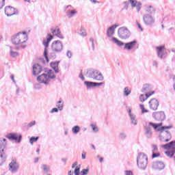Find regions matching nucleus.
Instances as JSON below:
<instances>
[{
	"label": "nucleus",
	"mask_w": 175,
	"mask_h": 175,
	"mask_svg": "<svg viewBox=\"0 0 175 175\" xmlns=\"http://www.w3.org/2000/svg\"><path fill=\"white\" fill-rule=\"evenodd\" d=\"M6 137L7 139H9V140H14L15 142H17V143H20L21 139H23V136L17 133H10L6 135Z\"/></svg>",
	"instance_id": "nucleus-16"
},
{
	"label": "nucleus",
	"mask_w": 175,
	"mask_h": 175,
	"mask_svg": "<svg viewBox=\"0 0 175 175\" xmlns=\"http://www.w3.org/2000/svg\"><path fill=\"white\" fill-rule=\"evenodd\" d=\"M160 156H161V153L157 152L152 153V158L154 159V158H158V157H160Z\"/></svg>",
	"instance_id": "nucleus-44"
},
{
	"label": "nucleus",
	"mask_w": 175,
	"mask_h": 175,
	"mask_svg": "<svg viewBox=\"0 0 175 175\" xmlns=\"http://www.w3.org/2000/svg\"><path fill=\"white\" fill-rule=\"evenodd\" d=\"M46 72L47 74H42L37 77V81L38 83H42L47 85L50 82V79H55V75H54V72L51 70H49Z\"/></svg>",
	"instance_id": "nucleus-2"
},
{
	"label": "nucleus",
	"mask_w": 175,
	"mask_h": 175,
	"mask_svg": "<svg viewBox=\"0 0 175 175\" xmlns=\"http://www.w3.org/2000/svg\"><path fill=\"white\" fill-rule=\"evenodd\" d=\"M143 21H144V24H146V25H152V24H154V23H155V19H154L152 16H151L150 14L144 15Z\"/></svg>",
	"instance_id": "nucleus-17"
},
{
	"label": "nucleus",
	"mask_w": 175,
	"mask_h": 175,
	"mask_svg": "<svg viewBox=\"0 0 175 175\" xmlns=\"http://www.w3.org/2000/svg\"><path fill=\"white\" fill-rule=\"evenodd\" d=\"M131 92H132V90L129 88L128 87L124 88V96H129V95H131Z\"/></svg>",
	"instance_id": "nucleus-31"
},
{
	"label": "nucleus",
	"mask_w": 175,
	"mask_h": 175,
	"mask_svg": "<svg viewBox=\"0 0 175 175\" xmlns=\"http://www.w3.org/2000/svg\"><path fill=\"white\" fill-rule=\"evenodd\" d=\"M154 94H155V92H151L150 94H141L139 96V100L140 102H145V100H147V99H148V98H150V96H151V95H154Z\"/></svg>",
	"instance_id": "nucleus-25"
},
{
	"label": "nucleus",
	"mask_w": 175,
	"mask_h": 175,
	"mask_svg": "<svg viewBox=\"0 0 175 175\" xmlns=\"http://www.w3.org/2000/svg\"><path fill=\"white\" fill-rule=\"evenodd\" d=\"M90 42H92V46L89 49L90 51H95V44H94V38H90Z\"/></svg>",
	"instance_id": "nucleus-36"
},
{
	"label": "nucleus",
	"mask_w": 175,
	"mask_h": 175,
	"mask_svg": "<svg viewBox=\"0 0 175 175\" xmlns=\"http://www.w3.org/2000/svg\"><path fill=\"white\" fill-rule=\"evenodd\" d=\"M113 43H115V44L118 45L119 47H122V46H124V49L128 50V51H130V50H132L136 46V43H137V41L133 40L130 42L124 43L122 41H120V40L117 39L116 37H113L111 39Z\"/></svg>",
	"instance_id": "nucleus-3"
},
{
	"label": "nucleus",
	"mask_w": 175,
	"mask_h": 175,
	"mask_svg": "<svg viewBox=\"0 0 175 175\" xmlns=\"http://www.w3.org/2000/svg\"><path fill=\"white\" fill-rule=\"evenodd\" d=\"M172 126H163L161 127H159L158 131L159 132H160L161 142H167L170 141V138L163 139L162 137H163V135H167V136H170V133L169 132V131L166 129H172Z\"/></svg>",
	"instance_id": "nucleus-8"
},
{
	"label": "nucleus",
	"mask_w": 175,
	"mask_h": 175,
	"mask_svg": "<svg viewBox=\"0 0 175 175\" xmlns=\"http://www.w3.org/2000/svg\"><path fill=\"white\" fill-rule=\"evenodd\" d=\"M57 107H58L59 110H62L64 109V104L62 100H59L57 105Z\"/></svg>",
	"instance_id": "nucleus-38"
},
{
	"label": "nucleus",
	"mask_w": 175,
	"mask_h": 175,
	"mask_svg": "<svg viewBox=\"0 0 175 175\" xmlns=\"http://www.w3.org/2000/svg\"><path fill=\"white\" fill-rule=\"evenodd\" d=\"M173 142H170L166 144L162 145V148H164V150H170V146H172Z\"/></svg>",
	"instance_id": "nucleus-34"
},
{
	"label": "nucleus",
	"mask_w": 175,
	"mask_h": 175,
	"mask_svg": "<svg viewBox=\"0 0 175 175\" xmlns=\"http://www.w3.org/2000/svg\"><path fill=\"white\" fill-rule=\"evenodd\" d=\"M152 168L155 170H162L165 169V163L162 161H155L152 163Z\"/></svg>",
	"instance_id": "nucleus-20"
},
{
	"label": "nucleus",
	"mask_w": 175,
	"mask_h": 175,
	"mask_svg": "<svg viewBox=\"0 0 175 175\" xmlns=\"http://www.w3.org/2000/svg\"><path fill=\"white\" fill-rule=\"evenodd\" d=\"M43 70V68L38 64H36L33 66V76H36V75H39L42 73Z\"/></svg>",
	"instance_id": "nucleus-21"
},
{
	"label": "nucleus",
	"mask_w": 175,
	"mask_h": 175,
	"mask_svg": "<svg viewBox=\"0 0 175 175\" xmlns=\"http://www.w3.org/2000/svg\"><path fill=\"white\" fill-rule=\"evenodd\" d=\"M146 11L150 14H152V13H155V8L152 5H149L146 8Z\"/></svg>",
	"instance_id": "nucleus-30"
},
{
	"label": "nucleus",
	"mask_w": 175,
	"mask_h": 175,
	"mask_svg": "<svg viewBox=\"0 0 175 175\" xmlns=\"http://www.w3.org/2000/svg\"><path fill=\"white\" fill-rule=\"evenodd\" d=\"M37 162H39V159L38 158L35 159V163H36Z\"/></svg>",
	"instance_id": "nucleus-63"
},
{
	"label": "nucleus",
	"mask_w": 175,
	"mask_h": 175,
	"mask_svg": "<svg viewBox=\"0 0 175 175\" xmlns=\"http://www.w3.org/2000/svg\"><path fill=\"white\" fill-rule=\"evenodd\" d=\"M41 168L42 169L43 172L44 173H49V172L50 171V166L44 164L41 166Z\"/></svg>",
	"instance_id": "nucleus-32"
},
{
	"label": "nucleus",
	"mask_w": 175,
	"mask_h": 175,
	"mask_svg": "<svg viewBox=\"0 0 175 175\" xmlns=\"http://www.w3.org/2000/svg\"><path fill=\"white\" fill-rule=\"evenodd\" d=\"M35 124H36V121L30 122L28 124L27 126H28V128H31V126H33V125H35Z\"/></svg>",
	"instance_id": "nucleus-51"
},
{
	"label": "nucleus",
	"mask_w": 175,
	"mask_h": 175,
	"mask_svg": "<svg viewBox=\"0 0 175 175\" xmlns=\"http://www.w3.org/2000/svg\"><path fill=\"white\" fill-rule=\"evenodd\" d=\"M103 84H105V83L103 82H101V83L94 82V87H100V85H103Z\"/></svg>",
	"instance_id": "nucleus-50"
},
{
	"label": "nucleus",
	"mask_w": 175,
	"mask_h": 175,
	"mask_svg": "<svg viewBox=\"0 0 175 175\" xmlns=\"http://www.w3.org/2000/svg\"><path fill=\"white\" fill-rule=\"evenodd\" d=\"M152 117L156 121H163L166 118V115L163 111H157L152 113Z\"/></svg>",
	"instance_id": "nucleus-15"
},
{
	"label": "nucleus",
	"mask_w": 175,
	"mask_h": 175,
	"mask_svg": "<svg viewBox=\"0 0 175 175\" xmlns=\"http://www.w3.org/2000/svg\"><path fill=\"white\" fill-rule=\"evenodd\" d=\"M68 175H73V174H72V171H69V172H68Z\"/></svg>",
	"instance_id": "nucleus-64"
},
{
	"label": "nucleus",
	"mask_w": 175,
	"mask_h": 175,
	"mask_svg": "<svg viewBox=\"0 0 175 175\" xmlns=\"http://www.w3.org/2000/svg\"><path fill=\"white\" fill-rule=\"evenodd\" d=\"M28 40V36L27 32H19L16 36H14L12 38L13 44H21L25 43Z\"/></svg>",
	"instance_id": "nucleus-4"
},
{
	"label": "nucleus",
	"mask_w": 175,
	"mask_h": 175,
	"mask_svg": "<svg viewBox=\"0 0 175 175\" xmlns=\"http://www.w3.org/2000/svg\"><path fill=\"white\" fill-rule=\"evenodd\" d=\"M51 113H58V108L52 109Z\"/></svg>",
	"instance_id": "nucleus-55"
},
{
	"label": "nucleus",
	"mask_w": 175,
	"mask_h": 175,
	"mask_svg": "<svg viewBox=\"0 0 175 175\" xmlns=\"http://www.w3.org/2000/svg\"><path fill=\"white\" fill-rule=\"evenodd\" d=\"M84 84L86 85L88 90L94 88V87H95V82L85 81Z\"/></svg>",
	"instance_id": "nucleus-29"
},
{
	"label": "nucleus",
	"mask_w": 175,
	"mask_h": 175,
	"mask_svg": "<svg viewBox=\"0 0 175 175\" xmlns=\"http://www.w3.org/2000/svg\"><path fill=\"white\" fill-rule=\"evenodd\" d=\"M118 36L123 40L131 37V31L126 27H122L118 29Z\"/></svg>",
	"instance_id": "nucleus-9"
},
{
	"label": "nucleus",
	"mask_w": 175,
	"mask_h": 175,
	"mask_svg": "<svg viewBox=\"0 0 175 175\" xmlns=\"http://www.w3.org/2000/svg\"><path fill=\"white\" fill-rule=\"evenodd\" d=\"M126 175H133V174L131 171H126Z\"/></svg>",
	"instance_id": "nucleus-56"
},
{
	"label": "nucleus",
	"mask_w": 175,
	"mask_h": 175,
	"mask_svg": "<svg viewBox=\"0 0 175 175\" xmlns=\"http://www.w3.org/2000/svg\"><path fill=\"white\" fill-rule=\"evenodd\" d=\"M153 66H155V68H158V62H157V60L153 61Z\"/></svg>",
	"instance_id": "nucleus-54"
},
{
	"label": "nucleus",
	"mask_w": 175,
	"mask_h": 175,
	"mask_svg": "<svg viewBox=\"0 0 175 175\" xmlns=\"http://www.w3.org/2000/svg\"><path fill=\"white\" fill-rule=\"evenodd\" d=\"M76 166H77V162H75V163H74L72 164V169H75V167H76Z\"/></svg>",
	"instance_id": "nucleus-58"
},
{
	"label": "nucleus",
	"mask_w": 175,
	"mask_h": 175,
	"mask_svg": "<svg viewBox=\"0 0 175 175\" xmlns=\"http://www.w3.org/2000/svg\"><path fill=\"white\" fill-rule=\"evenodd\" d=\"M156 51L157 53V57L160 59H165L167 57V52L166 51V48L165 45H161L156 47Z\"/></svg>",
	"instance_id": "nucleus-11"
},
{
	"label": "nucleus",
	"mask_w": 175,
	"mask_h": 175,
	"mask_svg": "<svg viewBox=\"0 0 175 175\" xmlns=\"http://www.w3.org/2000/svg\"><path fill=\"white\" fill-rule=\"evenodd\" d=\"M82 159H85V152L82 153Z\"/></svg>",
	"instance_id": "nucleus-61"
},
{
	"label": "nucleus",
	"mask_w": 175,
	"mask_h": 175,
	"mask_svg": "<svg viewBox=\"0 0 175 175\" xmlns=\"http://www.w3.org/2000/svg\"><path fill=\"white\" fill-rule=\"evenodd\" d=\"M72 133H75V135H77V133H79V132H80V126H75L72 129Z\"/></svg>",
	"instance_id": "nucleus-33"
},
{
	"label": "nucleus",
	"mask_w": 175,
	"mask_h": 175,
	"mask_svg": "<svg viewBox=\"0 0 175 175\" xmlns=\"http://www.w3.org/2000/svg\"><path fill=\"white\" fill-rule=\"evenodd\" d=\"M40 84H42V83L34 84L35 90H40V88H42V85Z\"/></svg>",
	"instance_id": "nucleus-43"
},
{
	"label": "nucleus",
	"mask_w": 175,
	"mask_h": 175,
	"mask_svg": "<svg viewBox=\"0 0 175 175\" xmlns=\"http://www.w3.org/2000/svg\"><path fill=\"white\" fill-rule=\"evenodd\" d=\"M4 12L8 17H12V16L18 14V11L17 10V9L10 5L6 6L5 8Z\"/></svg>",
	"instance_id": "nucleus-14"
},
{
	"label": "nucleus",
	"mask_w": 175,
	"mask_h": 175,
	"mask_svg": "<svg viewBox=\"0 0 175 175\" xmlns=\"http://www.w3.org/2000/svg\"><path fill=\"white\" fill-rule=\"evenodd\" d=\"M132 8H136L137 13L142 10V3L136 0H129Z\"/></svg>",
	"instance_id": "nucleus-19"
},
{
	"label": "nucleus",
	"mask_w": 175,
	"mask_h": 175,
	"mask_svg": "<svg viewBox=\"0 0 175 175\" xmlns=\"http://www.w3.org/2000/svg\"><path fill=\"white\" fill-rule=\"evenodd\" d=\"M66 55L68 58L69 59L72 58V52H70V51H68L66 53Z\"/></svg>",
	"instance_id": "nucleus-53"
},
{
	"label": "nucleus",
	"mask_w": 175,
	"mask_h": 175,
	"mask_svg": "<svg viewBox=\"0 0 175 175\" xmlns=\"http://www.w3.org/2000/svg\"><path fill=\"white\" fill-rule=\"evenodd\" d=\"M120 137L121 139H126V134H125V133H120Z\"/></svg>",
	"instance_id": "nucleus-48"
},
{
	"label": "nucleus",
	"mask_w": 175,
	"mask_h": 175,
	"mask_svg": "<svg viewBox=\"0 0 175 175\" xmlns=\"http://www.w3.org/2000/svg\"><path fill=\"white\" fill-rule=\"evenodd\" d=\"M118 25H113L111 27H109L107 30V36L108 38L113 37V35H114V32H116V28H118Z\"/></svg>",
	"instance_id": "nucleus-22"
},
{
	"label": "nucleus",
	"mask_w": 175,
	"mask_h": 175,
	"mask_svg": "<svg viewBox=\"0 0 175 175\" xmlns=\"http://www.w3.org/2000/svg\"><path fill=\"white\" fill-rule=\"evenodd\" d=\"M49 38H46V40H43V44L44 46V57L45 59L46 60V62H49V51L47 50V47H49V44L50 42H51V40L53 39V36L51 34H48Z\"/></svg>",
	"instance_id": "nucleus-12"
},
{
	"label": "nucleus",
	"mask_w": 175,
	"mask_h": 175,
	"mask_svg": "<svg viewBox=\"0 0 175 175\" xmlns=\"http://www.w3.org/2000/svg\"><path fill=\"white\" fill-rule=\"evenodd\" d=\"M79 35L80 36H87V31L84 29V27H81Z\"/></svg>",
	"instance_id": "nucleus-35"
},
{
	"label": "nucleus",
	"mask_w": 175,
	"mask_h": 175,
	"mask_svg": "<svg viewBox=\"0 0 175 175\" xmlns=\"http://www.w3.org/2000/svg\"><path fill=\"white\" fill-rule=\"evenodd\" d=\"M51 31L53 33V35H55V36H57L59 39H64V36L61 33L59 27H56L55 29L53 28L51 29Z\"/></svg>",
	"instance_id": "nucleus-23"
},
{
	"label": "nucleus",
	"mask_w": 175,
	"mask_h": 175,
	"mask_svg": "<svg viewBox=\"0 0 175 175\" xmlns=\"http://www.w3.org/2000/svg\"><path fill=\"white\" fill-rule=\"evenodd\" d=\"M124 3V5L128 6V5H129V1H125Z\"/></svg>",
	"instance_id": "nucleus-62"
},
{
	"label": "nucleus",
	"mask_w": 175,
	"mask_h": 175,
	"mask_svg": "<svg viewBox=\"0 0 175 175\" xmlns=\"http://www.w3.org/2000/svg\"><path fill=\"white\" fill-rule=\"evenodd\" d=\"M75 174H80V167H76L75 170Z\"/></svg>",
	"instance_id": "nucleus-49"
},
{
	"label": "nucleus",
	"mask_w": 175,
	"mask_h": 175,
	"mask_svg": "<svg viewBox=\"0 0 175 175\" xmlns=\"http://www.w3.org/2000/svg\"><path fill=\"white\" fill-rule=\"evenodd\" d=\"M38 140H39V137H31L29 139V142L31 144H33V143H35V142H38Z\"/></svg>",
	"instance_id": "nucleus-39"
},
{
	"label": "nucleus",
	"mask_w": 175,
	"mask_h": 175,
	"mask_svg": "<svg viewBox=\"0 0 175 175\" xmlns=\"http://www.w3.org/2000/svg\"><path fill=\"white\" fill-rule=\"evenodd\" d=\"M49 58H51V59H55V58H57V56L55 55V53L53 52L49 54Z\"/></svg>",
	"instance_id": "nucleus-47"
},
{
	"label": "nucleus",
	"mask_w": 175,
	"mask_h": 175,
	"mask_svg": "<svg viewBox=\"0 0 175 175\" xmlns=\"http://www.w3.org/2000/svg\"><path fill=\"white\" fill-rule=\"evenodd\" d=\"M85 76L88 79H92V80H96V81H103L105 80L102 72L93 68L88 69L85 73Z\"/></svg>",
	"instance_id": "nucleus-1"
},
{
	"label": "nucleus",
	"mask_w": 175,
	"mask_h": 175,
	"mask_svg": "<svg viewBox=\"0 0 175 175\" xmlns=\"http://www.w3.org/2000/svg\"><path fill=\"white\" fill-rule=\"evenodd\" d=\"M58 65H59V62L51 63V66L55 70V73H59V70L58 69Z\"/></svg>",
	"instance_id": "nucleus-28"
},
{
	"label": "nucleus",
	"mask_w": 175,
	"mask_h": 175,
	"mask_svg": "<svg viewBox=\"0 0 175 175\" xmlns=\"http://www.w3.org/2000/svg\"><path fill=\"white\" fill-rule=\"evenodd\" d=\"M170 143H172L170 146V149L172 150V151H175V141H172Z\"/></svg>",
	"instance_id": "nucleus-42"
},
{
	"label": "nucleus",
	"mask_w": 175,
	"mask_h": 175,
	"mask_svg": "<svg viewBox=\"0 0 175 175\" xmlns=\"http://www.w3.org/2000/svg\"><path fill=\"white\" fill-rule=\"evenodd\" d=\"M174 153H175L174 150L166 151L165 152V154H166L167 157H170V158L173 157L174 155Z\"/></svg>",
	"instance_id": "nucleus-37"
},
{
	"label": "nucleus",
	"mask_w": 175,
	"mask_h": 175,
	"mask_svg": "<svg viewBox=\"0 0 175 175\" xmlns=\"http://www.w3.org/2000/svg\"><path fill=\"white\" fill-rule=\"evenodd\" d=\"M142 92L144 94H151V86L148 84L144 85Z\"/></svg>",
	"instance_id": "nucleus-26"
},
{
	"label": "nucleus",
	"mask_w": 175,
	"mask_h": 175,
	"mask_svg": "<svg viewBox=\"0 0 175 175\" xmlns=\"http://www.w3.org/2000/svg\"><path fill=\"white\" fill-rule=\"evenodd\" d=\"M11 80H12L14 83H16V81L14 80V75H11Z\"/></svg>",
	"instance_id": "nucleus-60"
},
{
	"label": "nucleus",
	"mask_w": 175,
	"mask_h": 175,
	"mask_svg": "<svg viewBox=\"0 0 175 175\" xmlns=\"http://www.w3.org/2000/svg\"><path fill=\"white\" fill-rule=\"evenodd\" d=\"M139 107H140V109L142 110V114H144V113H148V109H145L144 105H140Z\"/></svg>",
	"instance_id": "nucleus-41"
},
{
	"label": "nucleus",
	"mask_w": 175,
	"mask_h": 175,
	"mask_svg": "<svg viewBox=\"0 0 175 175\" xmlns=\"http://www.w3.org/2000/svg\"><path fill=\"white\" fill-rule=\"evenodd\" d=\"M137 163L139 169L144 170L147 167V163H148V157L143 152L139 153L137 157Z\"/></svg>",
	"instance_id": "nucleus-6"
},
{
	"label": "nucleus",
	"mask_w": 175,
	"mask_h": 175,
	"mask_svg": "<svg viewBox=\"0 0 175 175\" xmlns=\"http://www.w3.org/2000/svg\"><path fill=\"white\" fill-rule=\"evenodd\" d=\"M5 6V3L0 2V10Z\"/></svg>",
	"instance_id": "nucleus-57"
},
{
	"label": "nucleus",
	"mask_w": 175,
	"mask_h": 175,
	"mask_svg": "<svg viewBox=\"0 0 175 175\" xmlns=\"http://www.w3.org/2000/svg\"><path fill=\"white\" fill-rule=\"evenodd\" d=\"M52 51L59 53L64 50V44L60 40L53 41L51 44Z\"/></svg>",
	"instance_id": "nucleus-10"
},
{
	"label": "nucleus",
	"mask_w": 175,
	"mask_h": 175,
	"mask_svg": "<svg viewBox=\"0 0 175 175\" xmlns=\"http://www.w3.org/2000/svg\"><path fill=\"white\" fill-rule=\"evenodd\" d=\"M129 116L133 125H137V120L136 119V116L132 113V110L129 109L128 110Z\"/></svg>",
	"instance_id": "nucleus-24"
},
{
	"label": "nucleus",
	"mask_w": 175,
	"mask_h": 175,
	"mask_svg": "<svg viewBox=\"0 0 175 175\" xmlns=\"http://www.w3.org/2000/svg\"><path fill=\"white\" fill-rule=\"evenodd\" d=\"M149 108L150 109V110H158V107L159 106V101L158 100H157V98H152L149 103Z\"/></svg>",
	"instance_id": "nucleus-18"
},
{
	"label": "nucleus",
	"mask_w": 175,
	"mask_h": 175,
	"mask_svg": "<svg viewBox=\"0 0 175 175\" xmlns=\"http://www.w3.org/2000/svg\"><path fill=\"white\" fill-rule=\"evenodd\" d=\"M79 79H81V80H82V81H84V80H85V78L84 77V75H83V72H81V73L79 75Z\"/></svg>",
	"instance_id": "nucleus-52"
},
{
	"label": "nucleus",
	"mask_w": 175,
	"mask_h": 175,
	"mask_svg": "<svg viewBox=\"0 0 175 175\" xmlns=\"http://www.w3.org/2000/svg\"><path fill=\"white\" fill-rule=\"evenodd\" d=\"M91 126L94 131V132L96 133V132H98L99 131V129H98V126H96V125L94 124H91Z\"/></svg>",
	"instance_id": "nucleus-46"
},
{
	"label": "nucleus",
	"mask_w": 175,
	"mask_h": 175,
	"mask_svg": "<svg viewBox=\"0 0 175 175\" xmlns=\"http://www.w3.org/2000/svg\"><path fill=\"white\" fill-rule=\"evenodd\" d=\"M152 152H158V146L155 144L152 145Z\"/></svg>",
	"instance_id": "nucleus-40"
},
{
	"label": "nucleus",
	"mask_w": 175,
	"mask_h": 175,
	"mask_svg": "<svg viewBox=\"0 0 175 175\" xmlns=\"http://www.w3.org/2000/svg\"><path fill=\"white\" fill-rule=\"evenodd\" d=\"M151 126L152 128L154 129H159V126H162V123H159V124H155L152 123L151 122L146 123L144 125V129H145V135L146 137L150 139L151 136H152V131L151 130Z\"/></svg>",
	"instance_id": "nucleus-5"
},
{
	"label": "nucleus",
	"mask_w": 175,
	"mask_h": 175,
	"mask_svg": "<svg viewBox=\"0 0 175 175\" xmlns=\"http://www.w3.org/2000/svg\"><path fill=\"white\" fill-rule=\"evenodd\" d=\"M137 25L138 28H139L141 29V31H143V27H142V25H140V23H137Z\"/></svg>",
	"instance_id": "nucleus-59"
},
{
	"label": "nucleus",
	"mask_w": 175,
	"mask_h": 175,
	"mask_svg": "<svg viewBox=\"0 0 175 175\" xmlns=\"http://www.w3.org/2000/svg\"><path fill=\"white\" fill-rule=\"evenodd\" d=\"M77 14V11L76 10H69L66 12V16L68 18H72V17H75Z\"/></svg>",
	"instance_id": "nucleus-27"
},
{
	"label": "nucleus",
	"mask_w": 175,
	"mask_h": 175,
	"mask_svg": "<svg viewBox=\"0 0 175 175\" xmlns=\"http://www.w3.org/2000/svg\"><path fill=\"white\" fill-rule=\"evenodd\" d=\"M10 55L11 56H12L13 57H17V55H18V53L17 52H14L13 51L12 49L10 50Z\"/></svg>",
	"instance_id": "nucleus-45"
},
{
	"label": "nucleus",
	"mask_w": 175,
	"mask_h": 175,
	"mask_svg": "<svg viewBox=\"0 0 175 175\" xmlns=\"http://www.w3.org/2000/svg\"><path fill=\"white\" fill-rule=\"evenodd\" d=\"M20 168V165L17 163V160L12 159V161L9 164V170L12 173H17L18 169Z\"/></svg>",
	"instance_id": "nucleus-13"
},
{
	"label": "nucleus",
	"mask_w": 175,
	"mask_h": 175,
	"mask_svg": "<svg viewBox=\"0 0 175 175\" xmlns=\"http://www.w3.org/2000/svg\"><path fill=\"white\" fill-rule=\"evenodd\" d=\"M6 144V139L0 138V166H2L6 161V153H5Z\"/></svg>",
	"instance_id": "nucleus-7"
}]
</instances>
